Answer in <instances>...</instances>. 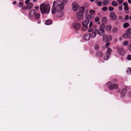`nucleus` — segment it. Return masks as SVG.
Instances as JSON below:
<instances>
[{
	"label": "nucleus",
	"instance_id": "27",
	"mask_svg": "<svg viewBox=\"0 0 131 131\" xmlns=\"http://www.w3.org/2000/svg\"><path fill=\"white\" fill-rule=\"evenodd\" d=\"M129 26V23H125L123 24V27H124L126 28L127 27Z\"/></svg>",
	"mask_w": 131,
	"mask_h": 131
},
{
	"label": "nucleus",
	"instance_id": "30",
	"mask_svg": "<svg viewBox=\"0 0 131 131\" xmlns=\"http://www.w3.org/2000/svg\"><path fill=\"white\" fill-rule=\"evenodd\" d=\"M99 48V45L97 44H95L94 46V49L95 50L98 49Z\"/></svg>",
	"mask_w": 131,
	"mask_h": 131
},
{
	"label": "nucleus",
	"instance_id": "43",
	"mask_svg": "<svg viewBox=\"0 0 131 131\" xmlns=\"http://www.w3.org/2000/svg\"><path fill=\"white\" fill-rule=\"evenodd\" d=\"M120 4L122 3L123 2V0H116Z\"/></svg>",
	"mask_w": 131,
	"mask_h": 131
},
{
	"label": "nucleus",
	"instance_id": "47",
	"mask_svg": "<svg viewBox=\"0 0 131 131\" xmlns=\"http://www.w3.org/2000/svg\"><path fill=\"white\" fill-rule=\"evenodd\" d=\"M93 25V23L92 21H91L90 22L89 25V27H91Z\"/></svg>",
	"mask_w": 131,
	"mask_h": 131
},
{
	"label": "nucleus",
	"instance_id": "48",
	"mask_svg": "<svg viewBox=\"0 0 131 131\" xmlns=\"http://www.w3.org/2000/svg\"><path fill=\"white\" fill-rule=\"evenodd\" d=\"M102 20L105 22H106L107 21V19L105 18L104 17L102 19Z\"/></svg>",
	"mask_w": 131,
	"mask_h": 131
},
{
	"label": "nucleus",
	"instance_id": "33",
	"mask_svg": "<svg viewBox=\"0 0 131 131\" xmlns=\"http://www.w3.org/2000/svg\"><path fill=\"white\" fill-rule=\"evenodd\" d=\"M108 1L107 0H105L103 1V4L104 5H105L108 4Z\"/></svg>",
	"mask_w": 131,
	"mask_h": 131
},
{
	"label": "nucleus",
	"instance_id": "14",
	"mask_svg": "<svg viewBox=\"0 0 131 131\" xmlns=\"http://www.w3.org/2000/svg\"><path fill=\"white\" fill-rule=\"evenodd\" d=\"M73 26L74 28L77 30L80 27V25L78 23H74L73 24Z\"/></svg>",
	"mask_w": 131,
	"mask_h": 131
},
{
	"label": "nucleus",
	"instance_id": "50",
	"mask_svg": "<svg viewBox=\"0 0 131 131\" xmlns=\"http://www.w3.org/2000/svg\"><path fill=\"white\" fill-rule=\"evenodd\" d=\"M31 0H26L25 1V4H27L29 2V1Z\"/></svg>",
	"mask_w": 131,
	"mask_h": 131
},
{
	"label": "nucleus",
	"instance_id": "61",
	"mask_svg": "<svg viewBox=\"0 0 131 131\" xmlns=\"http://www.w3.org/2000/svg\"><path fill=\"white\" fill-rule=\"evenodd\" d=\"M117 81L116 80V79L114 80V81H113L114 82H116Z\"/></svg>",
	"mask_w": 131,
	"mask_h": 131
},
{
	"label": "nucleus",
	"instance_id": "42",
	"mask_svg": "<svg viewBox=\"0 0 131 131\" xmlns=\"http://www.w3.org/2000/svg\"><path fill=\"white\" fill-rule=\"evenodd\" d=\"M110 42H108L105 45L106 47V48H108V47L109 46V45H110Z\"/></svg>",
	"mask_w": 131,
	"mask_h": 131
},
{
	"label": "nucleus",
	"instance_id": "39",
	"mask_svg": "<svg viewBox=\"0 0 131 131\" xmlns=\"http://www.w3.org/2000/svg\"><path fill=\"white\" fill-rule=\"evenodd\" d=\"M89 12L91 14L93 15L95 13V11L93 10H90Z\"/></svg>",
	"mask_w": 131,
	"mask_h": 131
},
{
	"label": "nucleus",
	"instance_id": "18",
	"mask_svg": "<svg viewBox=\"0 0 131 131\" xmlns=\"http://www.w3.org/2000/svg\"><path fill=\"white\" fill-rule=\"evenodd\" d=\"M56 12L57 15L59 17H61L63 15V13L62 10L60 11Z\"/></svg>",
	"mask_w": 131,
	"mask_h": 131
},
{
	"label": "nucleus",
	"instance_id": "22",
	"mask_svg": "<svg viewBox=\"0 0 131 131\" xmlns=\"http://www.w3.org/2000/svg\"><path fill=\"white\" fill-rule=\"evenodd\" d=\"M85 11V9L83 7H81L79 9V12H80L82 13L83 14V13Z\"/></svg>",
	"mask_w": 131,
	"mask_h": 131
},
{
	"label": "nucleus",
	"instance_id": "24",
	"mask_svg": "<svg viewBox=\"0 0 131 131\" xmlns=\"http://www.w3.org/2000/svg\"><path fill=\"white\" fill-rule=\"evenodd\" d=\"M95 3L96 4H97L98 6H101L102 5V2L100 1H98V0H96L95 1Z\"/></svg>",
	"mask_w": 131,
	"mask_h": 131
},
{
	"label": "nucleus",
	"instance_id": "9",
	"mask_svg": "<svg viewBox=\"0 0 131 131\" xmlns=\"http://www.w3.org/2000/svg\"><path fill=\"white\" fill-rule=\"evenodd\" d=\"M72 8L74 11H77L79 7V6L77 2L75 1H73L72 3Z\"/></svg>",
	"mask_w": 131,
	"mask_h": 131
},
{
	"label": "nucleus",
	"instance_id": "60",
	"mask_svg": "<svg viewBox=\"0 0 131 131\" xmlns=\"http://www.w3.org/2000/svg\"><path fill=\"white\" fill-rule=\"evenodd\" d=\"M129 19L130 20H131V16L129 17Z\"/></svg>",
	"mask_w": 131,
	"mask_h": 131
},
{
	"label": "nucleus",
	"instance_id": "7",
	"mask_svg": "<svg viewBox=\"0 0 131 131\" xmlns=\"http://www.w3.org/2000/svg\"><path fill=\"white\" fill-rule=\"evenodd\" d=\"M107 85L110 90H111L117 88L118 87V85L116 84H112L111 82H109L107 83Z\"/></svg>",
	"mask_w": 131,
	"mask_h": 131
},
{
	"label": "nucleus",
	"instance_id": "38",
	"mask_svg": "<svg viewBox=\"0 0 131 131\" xmlns=\"http://www.w3.org/2000/svg\"><path fill=\"white\" fill-rule=\"evenodd\" d=\"M127 59L129 60H131V55L130 54L128 55L127 57Z\"/></svg>",
	"mask_w": 131,
	"mask_h": 131
},
{
	"label": "nucleus",
	"instance_id": "36",
	"mask_svg": "<svg viewBox=\"0 0 131 131\" xmlns=\"http://www.w3.org/2000/svg\"><path fill=\"white\" fill-rule=\"evenodd\" d=\"M100 20V18L98 17H96L95 19V21L96 22H97Z\"/></svg>",
	"mask_w": 131,
	"mask_h": 131
},
{
	"label": "nucleus",
	"instance_id": "29",
	"mask_svg": "<svg viewBox=\"0 0 131 131\" xmlns=\"http://www.w3.org/2000/svg\"><path fill=\"white\" fill-rule=\"evenodd\" d=\"M126 72L127 74H128L131 73V68H128Z\"/></svg>",
	"mask_w": 131,
	"mask_h": 131
},
{
	"label": "nucleus",
	"instance_id": "11",
	"mask_svg": "<svg viewBox=\"0 0 131 131\" xmlns=\"http://www.w3.org/2000/svg\"><path fill=\"white\" fill-rule=\"evenodd\" d=\"M77 16L79 20H82L84 18L83 14L81 13L77 12Z\"/></svg>",
	"mask_w": 131,
	"mask_h": 131
},
{
	"label": "nucleus",
	"instance_id": "44",
	"mask_svg": "<svg viewBox=\"0 0 131 131\" xmlns=\"http://www.w3.org/2000/svg\"><path fill=\"white\" fill-rule=\"evenodd\" d=\"M93 18L94 17L93 16L90 15L89 18V20L91 19H93Z\"/></svg>",
	"mask_w": 131,
	"mask_h": 131
},
{
	"label": "nucleus",
	"instance_id": "20",
	"mask_svg": "<svg viewBox=\"0 0 131 131\" xmlns=\"http://www.w3.org/2000/svg\"><path fill=\"white\" fill-rule=\"evenodd\" d=\"M89 23V21L88 20H86L84 21L82 23L83 26H87Z\"/></svg>",
	"mask_w": 131,
	"mask_h": 131
},
{
	"label": "nucleus",
	"instance_id": "6",
	"mask_svg": "<svg viewBox=\"0 0 131 131\" xmlns=\"http://www.w3.org/2000/svg\"><path fill=\"white\" fill-rule=\"evenodd\" d=\"M112 51L111 49L108 48V50L104 57L103 58L105 60H108L110 58V54Z\"/></svg>",
	"mask_w": 131,
	"mask_h": 131
},
{
	"label": "nucleus",
	"instance_id": "23",
	"mask_svg": "<svg viewBox=\"0 0 131 131\" xmlns=\"http://www.w3.org/2000/svg\"><path fill=\"white\" fill-rule=\"evenodd\" d=\"M85 13H86L85 15V18L86 19V20H89V18L90 15L87 14V13H88V10H86L85 11Z\"/></svg>",
	"mask_w": 131,
	"mask_h": 131
},
{
	"label": "nucleus",
	"instance_id": "56",
	"mask_svg": "<svg viewBox=\"0 0 131 131\" xmlns=\"http://www.w3.org/2000/svg\"><path fill=\"white\" fill-rule=\"evenodd\" d=\"M122 18V16H120L119 17V19H121Z\"/></svg>",
	"mask_w": 131,
	"mask_h": 131
},
{
	"label": "nucleus",
	"instance_id": "15",
	"mask_svg": "<svg viewBox=\"0 0 131 131\" xmlns=\"http://www.w3.org/2000/svg\"><path fill=\"white\" fill-rule=\"evenodd\" d=\"M26 6V8L28 10L31 9L33 7V4L30 3H27Z\"/></svg>",
	"mask_w": 131,
	"mask_h": 131
},
{
	"label": "nucleus",
	"instance_id": "32",
	"mask_svg": "<svg viewBox=\"0 0 131 131\" xmlns=\"http://www.w3.org/2000/svg\"><path fill=\"white\" fill-rule=\"evenodd\" d=\"M98 57H102L103 56V54L101 52H100L97 53Z\"/></svg>",
	"mask_w": 131,
	"mask_h": 131
},
{
	"label": "nucleus",
	"instance_id": "5",
	"mask_svg": "<svg viewBox=\"0 0 131 131\" xmlns=\"http://www.w3.org/2000/svg\"><path fill=\"white\" fill-rule=\"evenodd\" d=\"M112 39V37L111 35H108L106 34L104 35L103 36V40L105 42L110 41Z\"/></svg>",
	"mask_w": 131,
	"mask_h": 131
},
{
	"label": "nucleus",
	"instance_id": "16",
	"mask_svg": "<svg viewBox=\"0 0 131 131\" xmlns=\"http://www.w3.org/2000/svg\"><path fill=\"white\" fill-rule=\"evenodd\" d=\"M97 33L96 31H95V29L93 32H91L90 34V37H91L92 38H94L96 36Z\"/></svg>",
	"mask_w": 131,
	"mask_h": 131
},
{
	"label": "nucleus",
	"instance_id": "19",
	"mask_svg": "<svg viewBox=\"0 0 131 131\" xmlns=\"http://www.w3.org/2000/svg\"><path fill=\"white\" fill-rule=\"evenodd\" d=\"M52 24V21L50 19L47 20L45 21V24L47 25H49Z\"/></svg>",
	"mask_w": 131,
	"mask_h": 131
},
{
	"label": "nucleus",
	"instance_id": "62",
	"mask_svg": "<svg viewBox=\"0 0 131 131\" xmlns=\"http://www.w3.org/2000/svg\"><path fill=\"white\" fill-rule=\"evenodd\" d=\"M90 1L91 2H93L94 1V0H90Z\"/></svg>",
	"mask_w": 131,
	"mask_h": 131
},
{
	"label": "nucleus",
	"instance_id": "13",
	"mask_svg": "<svg viewBox=\"0 0 131 131\" xmlns=\"http://www.w3.org/2000/svg\"><path fill=\"white\" fill-rule=\"evenodd\" d=\"M90 38V34L88 33L85 34L83 38L85 41L89 40Z\"/></svg>",
	"mask_w": 131,
	"mask_h": 131
},
{
	"label": "nucleus",
	"instance_id": "4",
	"mask_svg": "<svg viewBox=\"0 0 131 131\" xmlns=\"http://www.w3.org/2000/svg\"><path fill=\"white\" fill-rule=\"evenodd\" d=\"M105 27V26L104 24H102L100 25V28L99 29H95V31L100 36H102L105 33V31L104 30Z\"/></svg>",
	"mask_w": 131,
	"mask_h": 131
},
{
	"label": "nucleus",
	"instance_id": "12",
	"mask_svg": "<svg viewBox=\"0 0 131 131\" xmlns=\"http://www.w3.org/2000/svg\"><path fill=\"white\" fill-rule=\"evenodd\" d=\"M110 16L111 19L113 20H115L117 18V16L114 12H111L110 14Z\"/></svg>",
	"mask_w": 131,
	"mask_h": 131
},
{
	"label": "nucleus",
	"instance_id": "45",
	"mask_svg": "<svg viewBox=\"0 0 131 131\" xmlns=\"http://www.w3.org/2000/svg\"><path fill=\"white\" fill-rule=\"evenodd\" d=\"M93 29L90 28L89 29H88V31L89 32H91L92 31H93Z\"/></svg>",
	"mask_w": 131,
	"mask_h": 131
},
{
	"label": "nucleus",
	"instance_id": "41",
	"mask_svg": "<svg viewBox=\"0 0 131 131\" xmlns=\"http://www.w3.org/2000/svg\"><path fill=\"white\" fill-rule=\"evenodd\" d=\"M109 10L110 11H113L114 10V8L112 7H110L108 8Z\"/></svg>",
	"mask_w": 131,
	"mask_h": 131
},
{
	"label": "nucleus",
	"instance_id": "1",
	"mask_svg": "<svg viewBox=\"0 0 131 131\" xmlns=\"http://www.w3.org/2000/svg\"><path fill=\"white\" fill-rule=\"evenodd\" d=\"M53 5V7L51 10V12L53 14H55L56 12L62 10L64 7V5L62 4L61 1H54Z\"/></svg>",
	"mask_w": 131,
	"mask_h": 131
},
{
	"label": "nucleus",
	"instance_id": "54",
	"mask_svg": "<svg viewBox=\"0 0 131 131\" xmlns=\"http://www.w3.org/2000/svg\"><path fill=\"white\" fill-rule=\"evenodd\" d=\"M16 1H14L13 2V4H16Z\"/></svg>",
	"mask_w": 131,
	"mask_h": 131
},
{
	"label": "nucleus",
	"instance_id": "34",
	"mask_svg": "<svg viewBox=\"0 0 131 131\" xmlns=\"http://www.w3.org/2000/svg\"><path fill=\"white\" fill-rule=\"evenodd\" d=\"M128 43V42L127 40L124 41L123 43V45L124 46H126Z\"/></svg>",
	"mask_w": 131,
	"mask_h": 131
},
{
	"label": "nucleus",
	"instance_id": "8",
	"mask_svg": "<svg viewBox=\"0 0 131 131\" xmlns=\"http://www.w3.org/2000/svg\"><path fill=\"white\" fill-rule=\"evenodd\" d=\"M123 37L124 38L127 39L131 38V32L129 31V30H126V33L123 35Z\"/></svg>",
	"mask_w": 131,
	"mask_h": 131
},
{
	"label": "nucleus",
	"instance_id": "21",
	"mask_svg": "<svg viewBox=\"0 0 131 131\" xmlns=\"http://www.w3.org/2000/svg\"><path fill=\"white\" fill-rule=\"evenodd\" d=\"M112 29V27L110 25H107L105 27V29L106 31H109Z\"/></svg>",
	"mask_w": 131,
	"mask_h": 131
},
{
	"label": "nucleus",
	"instance_id": "57",
	"mask_svg": "<svg viewBox=\"0 0 131 131\" xmlns=\"http://www.w3.org/2000/svg\"><path fill=\"white\" fill-rule=\"evenodd\" d=\"M35 2H37V0H32Z\"/></svg>",
	"mask_w": 131,
	"mask_h": 131
},
{
	"label": "nucleus",
	"instance_id": "31",
	"mask_svg": "<svg viewBox=\"0 0 131 131\" xmlns=\"http://www.w3.org/2000/svg\"><path fill=\"white\" fill-rule=\"evenodd\" d=\"M61 2L63 5L64 4H67L68 3V1L67 0H62L61 1Z\"/></svg>",
	"mask_w": 131,
	"mask_h": 131
},
{
	"label": "nucleus",
	"instance_id": "51",
	"mask_svg": "<svg viewBox=\"0 0 131 131\" xmlns=\"http://www.w3.org/2000/svg\"><path fill=\"white\" fill-rule=\"evenodd\" d=\"M118 9L120 10H122L123 9L122 7L121 6H119L118 8Z\"/></svg>",
	"mask_w": 131,
	"mask_h": 131
},
{
	"label": "nucleus",
	"instance_id": "25",
	"mask_svg": "<svg viewBox=\"0 0 131 131\" xmlns=\"http://www.w3.org/2000/svg\"><path fill=\"white\" fill-rule=\"evenodd\" d=\"M112 5L114 6H116L118 5V3L114 1H113L112 2Z\"/></svg>",
	"mask_w": 131,
	"mask_h": 131
},
{
	"label": "nucleus",
	"instance_id": "59",
	"mask_svg": "<svg viewBox=\"0 0 131 131\" xmlns=\"http://www.w3.org/2000/svg\"><path fill=\"white\" fill-rule=\"evenodd\" d=\"M41 23V21H38V22H37V23L38 24H40V23Z\"/></svg>",
	"mask_w": 131,
	"mask_h": 131
},
{
	"label": "nucleus",
	"instance_id": "10",
	"mask_svg": "<svg viewBox=\"0 0 131 131\" xmlns=\"http://www.w3.org/2000/svg\"><path fill=\"white\" fill-rule=\"evenodd\" d=\"M117 52L119 54L122 55H124L125 53V50L123 48L120 47L117 48Z\"/></svg>",
	"mask_w": 131,
	"mask_h": 131
},
{
	"label": "nucleus",
	"instance_id": "49",
	"mask_svg": "<svg viewBox=\"0 0 131 131\" xmlns=\"http://www.w3.org/2000/svg\"><path fill=\"white\" fill-rule=\"evenodd\" d=\"M129 18V17L128 15H126L125 17V19L126 20H127Z\"/></svg>",
	"mask_w": 131,
	"mask_h": 131
},
{
	"label": "nucleus",
	"instance_id": "26",
	"mask_svg": "<svg viewBox=\"0 0 131 131\" xmlns=\"http://www.w3.org/2000/svg\"><path fill=\"white\" fill-rule=\"evenodd\" d=\"M40 16V14L38 13H36L35 15V18L36 19H38L39 18Z\"/></svg>",
	"mask_w": 131,
	"mask_h": 131
},
{
	"label": "nucleus",
	"instance_id": "55",
	"mask_svg": "<svg viewBox=\"0 0 131 131\" xmlns=\"http://www.w3.org/2000/svg\"><path fill=\"white\" fill-rule=\"evenodd\" d=\"M128 1L129 3H131V0H128Z\"/></svg>",
	"mask_w": 131,
	"mask_h": 131
},
{
	"label": "nucleus",
	"instance_id": "58",
	"mask_svg": "<svg viewBox=\"0 0 131 131\" xmlns=\"http://www.w3.org/2000/svg\"><path fill=\"white\" fill-rule=\"evenodd\" d=\"M127 30H129V31H131V28H130L128 29H127Z\"/></svg>",
	"mask_w": 131,
	"mask_h": 131
},
{
	"label": "nucleus",
	"instance_id": "28",
	"mask_svg": "<svg viewBox=\"0 0 131 131\" xmlns=\"http://www.w3.org/2000/svg\"><path fill=\"white\" fill-rule=\"evenodd\" d=\"M88 29V26H83V27H82V30L84 31H86Z\"/></svg>",
	"mask_w": 131,
	"mask_h": 131
},
{
	"label": "nucleus",
	"instance_id": "52",
	"mask_svg": "<svg viewBox=\"0 0 131 131\" xmlns=\"http://www.w3.org/2000/svg\"><path fill=\"white\" fill-rule=\"evenodd\" d=\"M35 8L37 10H38L39 9V7L38 6H37L35 7Z\"/></svg>",
	"mask_w": 131,
	"mask_h": 131
},
{
	"label": "nucleus",
	"instance_id": "3",
	"mask_svg": "<svg viewBox=\"0 0 131 131\" xmlns=\"http://www.w3.org/2000/svg\"><path fill=\"white\" fill-rule=\"evenodd\" d=\"M129 88L126 86H123L122 89V91L121 94V97L124 98V96L126 93L127 92L128 95L130 96L131 97V92L129 91Z\"/></svg>",
	"mask_w": 131,
	"mask_h": 131
},
{
	"label": "nucleus",
	"instance_id": "46",
	"mask_svg": "<svg viewBox=\"0 0 131 131\" xmlns=\"http://www.w3.org/2000/svg\"><path fill=\"white\" fill-rule=\"evenodd\" d=\"M123 5L124 6H128V3L127 2H124L123 4Z\"/></svg>",
	"mask_w": 131,
	"mask_h": 131
},
{
	"label": "nucleus",
	"instance_id": "37",
	"mask_svg": "<svg viewBox=\"0 0 131 131\" xmlns=\"http://www.w3.org/2000/svg\"><path fill=\"white\" fill-rule=\"evenodd\" d=\"M107 9V7L105 6L104 7H102V10L104 11H106Z\"/></svg>",
	"mask_w": 131,
	"mask_h": 131
},
{
	"label": "nucleus",
	"instance_id": "17",
	"mask_svg": "<svg viewBox=\"0 0 131 131\" xmlns=\"http://www.w3.org/2000/svg\"><path fill=\"white\" fill-rule=\"evenodd\" d=\"M36 13V11L34 9L31 10L29 13V16L30 17H32L34 16Z\"/></svg>",
	"mask_w": 131,
	"mask_h": 131
},
{
	"label": "nucleus",
	"instance_id": "40",
	"mask_svg": "<svg viewBox=\"0 0 131 131\" xmlns=\"http://www.w3.org/2000/svg\"><path fill=\"white\" fill-rule=\"evenodd\" d=\"M124 9L125 10H129V8L127 6H124Z\"/></svg>",
	"mask_w": 131,
	"mask_h": 131
},
{
	"label": "nucleus",
	"instance_id": "35",
	"mask_svg": "<svg viewBox=\"0 0 131 131\" xmlns=\"http://www.w3.org/2000/svg\"><path fill=\"white\" fill-rule=\"evenodd\" d=\"M18 5H19V6L20 7H22L23 6L24 4H23V2H20L19 3Z\"/></svg>",
	"mask_w": 131,
	"mask_h": 131
},
{
	"label": "nucleus",
	"instance_id": "53",
	"mask_svg": "<svg viewBox=\"0 0 131 131\" xmlns=\"http://www.w3.org/2000/svg\"><path fill=\"white\" fill-rule=\"evenodd\" d=\"M128 47L130 51H131V43L128 45Z\"/></svg>",
	"mask_w": 131,
	"mask_h": 131
},
{
	"label": "nucleus",
	"instance_id": "2",
	"mask_svg": "<svg viewBox=\"0 0 131 131\" xmlns=\"http://www.w3.org/2000/svg\"><path fill=\"white\" fill-rule=\"evenodd\" d=\"M50 6L48 5H46L44 3L40 5V9L42 14H48L50 11Z\"/></svg>",
	"mask_w": 131,
	"mask_h": 131
}]
</instances>
